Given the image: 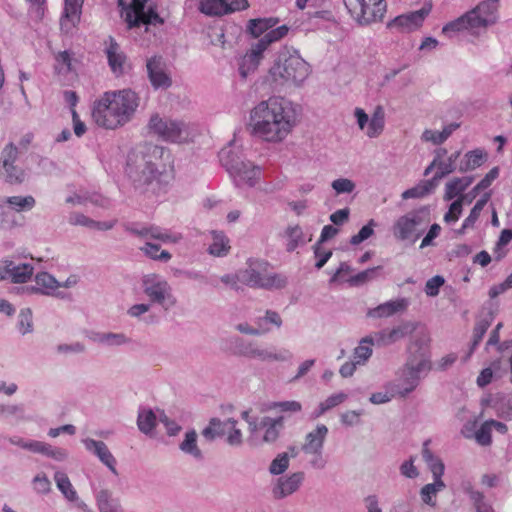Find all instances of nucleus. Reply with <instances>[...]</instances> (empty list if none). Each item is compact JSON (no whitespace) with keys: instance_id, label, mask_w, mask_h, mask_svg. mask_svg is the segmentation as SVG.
<instances>
[{"instance_id":"dca6fc26","label":"nucleus","mask_w":512,"mask_h":512,"mask_svg":"<svg viewBox=\"0 0 512 512\" xmlns=\"http://www.w3.org/2000/svg\"><path fill=\"white\" fill-rule=\"evenodd\" d=\"M238 341L239 354L247 358L261 361H287L291 358L288 350L275 353L260 347L256 342H244L242 339H238Z\"/></svg>"},{"instance_id":"338daca9","label":"nucleus","mask_w":512,"mask_h":512,"mask_svg":"<svg viewBox=\"0 0 512 512\" xmlns=\"http://www.w3.org/2000/svg\"><path fill=\"white\" fill-rule=\"evenodd\" d=\"M19 330L22 334H27L32 332L33 324H32V311L30 308L22 309L19 313V321H18Z\"/></svg>"},{"instance_id":"bf43d9fd","label":"nucleus","mask_w":512,"mask_h":512,"mask_svg":"<svg viewBox=\"0 0 512 512\" xmlns=\"http://www.w3.org/2000/svg\"><path fill=\"white\" fill-rule=\"evenodd\" d=\"M492 428L489 424V420L481 424L479 429L475 432V440L481 446H489L492 443L491 436Z\"/></svg>"},{"instance_id":"bb28decb","label":"nucleus","mask_w":512,"mask_h":512,"mask_svg":"<svg viewBox=\"0 0 512 512\" xmlns=\"http://www.w3.org/2000/svg\"><path fill=\"white\" fill-rule=\"evenodd\" d=\"M493 320L494 313L493 311L488 310L486 313H483L476 321L473 329V339L467 358L470 357V355L474 352L479 343L482 341L483 336L485 335L486 331L490 327Z\"/></svg>"},{"instance_id":"1a4fd4ad","label":"nucleus","mask_w":512,"mask_h":512,"mask_svg":"<svg viewBox=\"0 0 512 512\" xmlns=\"http://www.w3.org/2000/svg\"><path fill=\"white\" fill-rule=\"evenodd\" d=\"M220 162L237 186L253 187L260 174V169L249 161L242 160L231 149H222L219 153Z\"/></svg>"},{"instance_id":"49530a36","label":"nucleus","mask_w":512,"mask_h":512,"mask_svg":"<svg viewBox=\"0 0 512 512\" xmlns=\"http://www.w3.org/2000/svg\"><path fill=\"white\" fill-rule=\"evenodd\" d=\"M384 128V112L381 106H378L368 123L367 136L375 138L379 136Z\"/></svg>"},{"instance_id":"09e8293b","label":"nucleus","mask_w":512,"mask_h":512,"mask_svg":"<svg viewBox=\"0 0 512 512\" xmlns=\"http://www.w3.org/2000/svg\"><path fill=\"white\" fill-rule=\"evenodd\" d=\"M382 269V266H376L372 268H368L358 274L350 277L348 282L351 286H360L369 281H372L378 277L379 271Z\"/></svg>"},{"instance_id":"052dcab7","label":"nucleus","mask_w":512,"mask_h":512,"mask_svg":"<svg viewBox=\"0 0 512 512\" xmlns=\"http://www.w3.org/2000/svg\"><path fill=\"white\" fill-rule=\"evenodd\" d=\"M139 18L140 19L137 21L134 27H139L142 24L157 25L163 23V19L152 8H149L148 11H145L144 9L141 13H139Z\"/></svg>"},{"instance_id":"ddd939ff","label":"nucleus","mask_w":512,"mask_h":512,"mask_svg":"<svg viewBox=\"0 0 512 512\" xmlns=\"http://www.w3.org/2000/svg\"><path fill=\"white\" fill-rule=\"evenodd\" d=\"M148 127L165 141L181 142L188 135L183 122L161 118L158 114L151 116Z\"/></svg>"},{"instance_id":"20e7f679","label":"nucleus","mask_w":512,"mask_h":512,"mask_svg":"<svg viewBox=\"0 0 512 512\" xmlns=\"http://www.w3.org/2000/svg\"><path fill=\"white\" fill-rule=\"evenodd\" d=\"M408 358L404 367L400 370L398 380L401 397L407 396L419 385L420 380L432 368L431 355L428 346L422 340L414 341L408 348Z\"/></svg>"},{"instance_id":"4be33fe9","label":"nucleus","mask_w":512,"mask_h":512,"mask_svg":"<svg viewBox=\"0 0 512 512\" xmlns=\"http://www.w3.org/2000/svg\"><path fill=\"white\" fill-rule=\"evenodd\" d=\"M327 435V426L324 424H318L315 429L306 434L301 450L304 453H319L323 451Z\"/></svg>"},{"instance_id":"13d9d810","label":"nucleus","mask_w":512,"mask_h":512,"mask_svg":"<svg viewBox=\"0 0 512 512\" xmlns=\"http://www.w3.org/2000/svg\"><path fill=\"white\" fill-rule=\"evenodd\" d=\"M467 196L460 195L458 199L451 203L448 212L444 215V221L447 223L456 222L463 209V202L466 200Z\"/></svg>"},{"instance_id":"79ce46f5","label":"nucleus","mask_w":512,"mask_h":512,"mask_svg":"<svg viewBox=\"0 0 512 512\" xmlns=\"http://www.w3.org/2000/svg\"><path fill=\"white\" fill-rule=\"evenodd\" d=\"M151 239H156L162 241L164 243H178L182 236L179 233H172L169 230L163 229L159 226H148V237Z\"/></svg>"},{"instance_id":"b1692460","label":"nucleus","mask_w":512,"mask_h":512,"mask_svg":"<svg viewBox=\"0 0 512 512\" xmlns=\"http://www.w3.org/2000/svg\"><path fill=\"white\" fill-rule=\"evenodd\" d=\"M408 305L409 301L406 298L391 300L370 309L367 315L372 318L390 317L396 313L405 311Z\"/></svg>"},{"instance_id":"39448f33","label":"nucleus","mask_w":512,"mask_h":512,"mask_svg":"<svg viewBox=\"0 0 512 512\" xmlns=\"http://www.w3.org/2000/svg\"><path fill=\"white\" fill-rule=\"evenodd\" d=\"M498 20V0H484L464 15L447 23L442 33L451 37L452 33L467 30L477 34L481 29L494 25Z\"/></svg>"},{"instance_id":"6ab92c4d","label":"nucleus","mask_w":512,"mask_h":512,"mask_svg":"<svg viewBox=\"0 0 512 512\" xmlns=\"http://www.w3.org/2000/svg\"><path fill=\"white\" fill-rule=\"evenodd\" d=\"M304 480L303 472H295L287 477H280L272 488V496L276 500L283 499L296 492Z\"/></svg>"},{"instance_id":"2eb2a0df","label":"nucleus","mask_w":512,"mask_h":512,"mask_svg":"<svg viewBox=\"0 0 512 512\" xmlns=\"http://www.w3.org/2000/svg\"><path fill=\"white\" fill-rule=\"evenodd\" d=\"M430 10V7H423L420 10L399 15L387 23V28L398 33H410L422 26Z\"/></svg>"},{"instance_id":"7ed1b4c3","label":"nucleus","mask_w":512,"mask_h":512,"mask_svg":"<svg viewBox=\"0 0 512 512\" xmlns=\"http://www.w3.org/2000/svg\"><path fill=\"white\" fill-rule=\"evenodd\" d=\"M278 23L277 18H258L251 19L248 22L247 30L254 37L258 38L263 35L245 54L239 67V73L242 78H246L248 73L254 71L267 47L287 35L289 27L281 25L272 29Z\"/></svg>"},{"instance_id":"a211bd4d","label":"nucleus","mask_w":512,"mask_h":512,"mask_svg":"<svg viewBox=\"0 0 512 512\" xmlns=\"http://www.w3.org/2000/svg\"><path fill=\"white\" fill-rule=\"evenodd\" d=\"M149 81L154 89H167L172 80L166 71V65L161 56H153L146 63Z\"/></svg>"},{"instance_id":"c756f323","label":"nucleus","mask_w":512,"mask_h":512,"mask_svg":"<svg viewBox=\"0 0 512 512\" xmlns=\"http://www.w3.org/2000/svg\"><path fill=\"white\" fill-rule=\"evenodd\" d=\"M473 181V176H464L452 179L445 186L444 200L449 201L460 195L472 184Z\"/></svg>"},{"instance_id":"0e129e2a","label":"nucleus","mask_w":512,"mask_h":512,"mask_svg":"<svg viewBox=\"0 0 512 512\" xmlns=\"http://www.w3.org/2000/svg\"><path fill=\"white\" fill-rule=\"evenodd\" d=\"M376 222L371 219L367 225L363 226L360 231L353 235L350 239V243L352 245H358L362 243L363 241L367 240L369 237H371L374 234L373 228L376 226Z\"/></svg>"},{"instance_id":"f03ea898","label":"nucleus","mask_w":512,"mask_h":512,"mask_svg":"<svg viewBox=\"0 0 512 512\" xmlns=\"http://www.w3.org/2000/svg\"><path fill=\"white\" fill-rule=\"evenodd\" d=\"M159 152L158 147L148 145L147 154L132 152L128 155L126 172L140 193L160 195L167 190L171 176L165 170L158 169L155 160Z\"/></svg>"},{"instance_id":"ea45409f","label":"nucleus","mask_w":512,"mask_h":512,"mask_svg":"<svg viewBox=\"0 0 512 512\" xmlns=\"http://www.w3.org/2000/svg\"><path fill=\"white\" fill-rule=\"evenodd\" d=\"M54 480L56 482L57 488L68 501L74 502L78 499L77 492L73 488L68 476L64 472L57 471L54 474Z\"/></svg>"},{"instance_id":"a18cd8bd","label":"nucleus","mask_w":512,"mask_h":512,"mask_svg":"<svg viewBox=\"0 0 512 512\" xmlns=\"http://www.w3.org/2000/svg\"><path fill=\"white\" fill-rule=\"evenodd\" d=\"M285 236L288 239L286 250L293 252L298 246L304 245V234L299 225L288 226L285 230Z\"/></svg>"},{"instance_id":"c9c22d12","label":"nucleus","mask_w":512,"mask_h":512,"mask_svg":"<svg viewBox=\"0 0 512 512\" xmlns=\"http://www.w3.org/2000/svg\"><path fill=\"white\" fill-rule=\"evenodd\" d=\"M438 185V182L432 177L429 180L421 181L416 186L405 190L402 193L403 199H411V198H422L428 194H430Z\"/></svg>"},{"instance_id":"f257e3e1","label":"nucleus","mask_w":512,"mask_h":512,"mask_svg":"<svg viewBox=\"0 0 512 512\" xmlns=\"http://www.w3.org/2000/svg\"><path fill=\"white\" fill-rule=\"evenodd\" d=\"M296 110L292 102L281 97L261 101L250 113L251 134L267 142H280L296 124Z\"/></svg>"},{"instance_id":"774afa93","label":"nucleus","mask_w":512,"mask_h":512,"mask_svg":"<svg viewBox=\"0 0 512 512\" xmlns=\"http://www.w3.org/2000/svg\"><path fill=\"white\" fill-rule=\"evenodd\" d=\"M33 489L39 494H47L51 491V482L45 473L37 474L32 480Z\"/></svg>"},{"instance_id":"c85d7f7f","label":"nucleus","mask_w":512,"mask_h":512,"mask_svg":"<svg viewBox=\"0 0 512 512\" xmlns=\"http://www.w3.org/2000/svg\"><path fill=\"white\" fill-rule=\"evenodd\" d=\"M376 344V334L362 338L353 351V358L359 365H364L372 356V346Z\"/></svg>"},{"instance_id":"6e6d98bb","label":"nucleus","mask_w":512,"mask_h":512,"mask_svg":"<svg viewBox=\"0 0 512 512\" xmlns=\"http://www.w3.org/2000/svg\"><path fill=\"white\" fill-rule=\"evenodd\" d=\"M35 282L40 288L54 293V291L61 287V283L57 281L51 274L47 272H40L35 276Z\"/></svg>"},{"instance_id":"393cba45","label":"nucleus","mask_w":512,"mask_h":512,"mask_svg":"<svg viewBox=\"0 0 512 512\" xmlns=\"http://www.w3.org/2000/svg\"><path fill=\"white\" fill-rule=\"evenodd\" d=\"M148 0H131L130 3H125L124 0H118V5L121 7V17L127 23L129 29L134 28L139 18V13L145 9Z\"/></svg>"},{"instance_id":"423d86ee","label":"nucleus","mask_w":512,"mask_h":512,"mask_svg":"<svg viewBox=\"0 0 512 512\" xmlns=\"http://www.w3.org/2000/svg\"><path fill=\"white\" fill-rule=\"evenodd\" d=\"M429 223L430 210L423 206L398 217L393 223L392 234L398 241L415 243L424 235Z\"/></svg>"},{"instance_id":"9b49d317","label":"nucleus","mask_w":512,"mask_h":512,"mask_svg":"<svg viewBox=\"0 0 512 512\" xmlns=\"http://www.w3.org/2000/svg\"><path fill=\"white\" fill-rule=\"evenodd\" d=\"M351 17L361 26L381 21L386 12L385 0H344Z\"/></svg>"},{"instance_id":"a878e982","label":"nucleus","mask_w":512,"mask_h":512,"mask_svg":"<svg viewBox=\"0 0 512 512\" xmlns=\"http://www.w3.org/2000/svg\"><path fill=\"white\" fill-rule=\"evenodd\" d=\"M106 55L112 72L117 76L122 75L124 73L126 56L120 50L119 44L112 37L109 38V45L106 48Z\"/></svg>"},{"instance_id":"4c0bfd02","label":"nucleus","mask_w":512,"mask_h":512,"mask_svg":"<svg viewBox=\"0 0 512 512\" xmlns=\"http://www.w3.org/2000/svg\"><path fill=\"white\" fill-rule=\"evenodd\" d=\"M211 234L213 242L208 248L209 253L217 257L225 256L230 249L228 238L222 232L212 231Z\"/></svg>"},{"instance_id":"de8ad7c7","label":"nucleus","mask_w":512,"mask_h":512,"mask_svg":"<svg viewBox=\"0 0 512 512\" xmlns=\"http://www.w3.org/2000/svg\"><path fill=\"white\" fill-rule=\"evenodd\" d=\"M140 250L149 258L161 262H168L172 255L166 251L162 250L160 251V246L157 244H153L150 242H146L143 247L140 248Z\"/></svg>"},{"instance_id":"a19ab883","label":"nucleus","mask_w":512,"mask_h":512,"mask_svg":"<svg viewBox=\"0 0 512 512\" xmlns=\"http://www.w3.org/2000/svg\"><path fill=\"white\" fill-rule=\"evenodd\" d=\"M94 340L108 347H117L130 343V339L124 333H98Z\"/></svg>"},{"instance_id":"0eeeda50","label":"nucleus","mask_w":512,"mask_h":512,"mask_svg":"<svg viewBox=\"0 0 512 512\" xmlns=\"http://www.w3.org/2000/svg\"><path fill=\"white\" fill-rule=\"evenodd\" d=\"M270 76L277 84H301L310 73L309 64L297 53H282L270 68Z\"/></svg>"},{"instance_id":"9d476101","label":"nucleus","mask_w":512,"mask_h":512,"mask_svg":"<svg viewBox=\"0 0 512 512\" xmlns=\"http://www.w3.org/2000/svg\"><path fill=\"white\" fill-rule=\"evenodd\" d=\"M141 286L149 301L162 306L165 310L176 304L172 287L166 279L156 273L146 274L141 278Z\"/></svg>"},{"instance_id":"7c9ffc66","label":"nucleus","mask_w":512,"mask_h":512,"mask_svg":"<svg viewBox=\"0 0 512 512\" xmlns=\"http://www.w3.org/2000/svg\"><path fill=\"white\" fill-rule=\"evenodd\" d=\"M197 433L195 430H190L185 433L183 441L179 444V449L187 455L192 456L194 459L203 460V453L197 444Z\"/></svg>"},{"instance_id":"e2e57ef3","label":"nucleus","mask_w":512,"mask_h":512,"mask_svg":"<svg viewBox=\"0 0 512 512\" xmlns=\"http://www.w3.org/2000/svg\"><path fill=\"white\" fill-rule=\"evenodd\" d=\"M289 466V457L287 453H281L271 462L269 472L273 475H280L286 471Z\"/></svg>"},{"instance_id":"58836bf2","label":"nucleus","mask_w":512,"mask_h":512,"mask_svg":"<svg viewBox=\"0 0 512 512\" xmlns=\"http://www.w3.org/2000/svg\"><path fill=\"white\" fill-rule=\"evenodd\" d=\"M11 281L14 283H25L33 275L34 267L29 263H15L11 261Z\"/></svg>"},{"instance_id":"c03bdc74","label":"nucleus","mask_w":512,"mask_h":512,"mask_svg":"<svg viewBox=\"0 0 512 512\" xmlns=\"http://www.w3.org/2000/svg\"><path fill=\"white\" fill-rule=\"evenodd\" d=\"M157 417L151 409L140 410L137 417V426L139 430L148 435L156 426Z\"/></svg>"},{"instance_id":"4468645a","label":"nucleus","mask_w":512,"mask_h":512,"mask_svg":"<svg viewBox=\"0 0 512 512\" xmlns=\"http://www.w3.org/2000/svg\"><path fill=\"white\" fill-rule=\"evenodd\" d=\"M108 97L111 98L115 108L119 111L124 124L129 122L139 105V97L137 94L131 89H123L119 91H109Z\"/></svg>"},{"instance_id":"f3484780","label":"nucleus","mask_w":512,"mask_h":512,"mask_svg":"<svg viewBox=\"0 0 512 512\" xmlns=\"http://www.w3.org/2000/svg\"><path fill=\"white\" fill-rule=\"evenodd\" d=\"M249 6L247 0H200L199 10L210 16H220Z\"/></svg>"},{"instance_id":"412c9836","label":"nucleus","mask_w":512,"mask_h":512,"mask_svg":"<svg viewBox=\"0 0 512 512\" xmlns=\"http://www.w3.org/2000/svg\"><path fill=\"white\" fill-rule=\"evenodd\" d=\"M85 448L93 453L98 459L108 467V469L114 474L118 475L116 469V459L108 449L107 445L103 441H97L91 438L82 440Z\"/></svg>"},{"instance_id":"5701e85b","label":"nucleus","mask_w":512,"mask_h":512,"mask_svg":"<svg viewBox=\"0 0 512 512\" xmlns=\"http://www.w3.org/2000/svg\"><path fill=\"white\" fill-rule=\"evenodd\" d=\"M84 0H65L63 15L60 19L61 30L69 33L80 20Z\"/></svg>"},{"instance_id":"69168bd1","label":"nucleus","mask_w":512,"mask_h":512,"mask_svg":"<svg viewBox=\"0 0 512 512\" xmlns=\"http://www.w3.org/2000/svg\"><path fill=\"white\" fill-rule=\"evenodd\" d=\"M331 187L337 195L350 194L355 190L356 184L348 178H338L331 183Z\"/></svg>"},{"instance_id":"3c124183","label":"nucleus","mask_w":512,"mask_h":512,"mask_svg":"<svg viewBox=\"0 0 512 512\" xmlns=\"http://www.w3.org/2000/svg\"><path fill=\"white\" fill-rule=\"evenodd\" d=\"M444 488L445 483L442 480H434L433 483L426 484L420 491L422 501L428 505H435V503L432 502V497Z\"/></svg>"},{"instance_id":"680f3d73","label":"nucleus","mask_w":512,"mask_h":512,"mask_svg":"<svg viewBox=\"0 0 512 512\" xmlns=\"http://www.w3.org/2000/svg\"><path fill=\"white\" fill-rule=\"evenodd\" d=\"M278 408L281 412H291V413H297L301 411L302 405L298 401H282V402H272L270 403L266 409H262L261 411L264 412L266 410L270 409H276Z\"/></svg>"},{"instance_id":"f704fd0d","label":"nucleus","mask_w":512,"mask_h":512,"mask_svg":"<svg viewBox=\"0 0 512 512\" xmlns=\"http://www.w3.org/2000/svg\"><path fill=\"white\" fill-rule=\"evenodd\" d=\"M459 127L460 124L454 122L445 126L441 132L426 129L422 133V140L426 142H432L435 145H440L444 143L448 139V137Z\"/></svg>"},{"instance_id":"6e6552de","label":"nucleus","mask_w":512,"mask_h":512,"mask_svg":"<svg viewBox=\"0 0 512 512\" xmlns=\"http://www.w3.org/2000/svg\"><path fill=\"white\" fill-rule=\"evenodd\" d=\"M267 266L268 264L265 261H250L247 268L239 271L238 279L243 284L253 288L273 290L286 287L287 277L283 274L268 273Z\"/></svg>"},{"instance_id":"37998d69","label":"nucleus","mask_w":512,"mask_h":512,"mask_svg":"<svg viewBox=\"0 0 512 512\" xmlns=\"http://www.w3.org/2000/svg\"><path fill=\"white\" fill-rule=\"evenodd\" d=\"M0 177L9 184H21L25 180L26 173L16 165L1 166Z\"/></svg>"},{"instance_id":"f8f14e48","label":"nucleus","mask_w":512,"mask_h":512,"mask_svg":"<svg viewBox=\"0 0 512 512\" xmlns=\"http://www.w3.org/2000/svg\"><path fill=\"white\" fill-rule=\"evenodd\" d=\"M92 118L98 126L106 129H116L125 125L113 101L108 97V92L94 103Z\"/></svg>"},{"instance_id":"473e14b6","label":"nucleus","mask_w":512,"mask_h":512,"mask_svg":"<svg viewBox=\"0 0 512 512\" xmlns=\"http://www.w3.org/2000/svg\"><path fill=\"white\" fill-rule=\"evenodd\" d=\"M96 504L100 512H123L117 499L112 498V493L102 489L96 494Z\"/></svg>"},{"instance_id":"8fccbe9b","label":"nucleus","mask_w":512,"mask_h":512,"mask_svg":"<svg viewBox=\"0 0 512 512\" xmlns=\"http://www.w3.org/2000/svg\"><path fill=\"white\" fill-rule=\"evenodd\" d=\"M459 156L460 152H455L448 157L447 161H438L439 170L433 176L438 183L442 178L455 171V163Z\"/></svg>"},{"instance_id":"4d7b16f0","label":"nucleus","mask_w":512,"mask_h":512,"mask_svg":"<svg viewBox=\"0 0 512 512\" xmlns=\"http://www.w3.org/2000/svg\"><path fill=\"white\" fill-rule=\"evenodd\" d=\"M347 399V394L340 392L329 396L324 402H321L319 405L318 412L315 413V417H319L324 414L326 411L332 409L333 407L343 403Z\"/></svg>"},{"instance_id":"e433bc0d","label":"nucleus","mask_w":512,"mask_h":512,"mask_svg":"<svg viewBox=\"0 0 512 512\" xmlns=\"http://www.w3.org/2000/svg\"><path fill=\"white\" fill-rule=\"evenodd\" d=\"M486 159V154L481 149H475L465 154L464 160L459 165V171L464 173L480 167Z\"/></svg>"},{"instance_id":"aec40b11","label":"nucleus","mask_w":512,"mask_h":512,"mask_svg":"<svg viewBox=\"0 0 512 512\" xmlns=\"http://www.w3.org/2000/svg\"><path fill=\"white\" fill-rule=\"evenodd\" d=\"M416 329V326L412 322H404L394 327L391 330H382L375 332L376 334V345L387 346L391 345L406 336L412 334Z\"/></svg>"},{"instance_id":"2f4dec72","label":"nucleus","mask_w":512,"mask_h":512,"mask_svg":"<svg viewBox=\"0 0 512 512\" xmlns=\"http://www.w3.org/2000/svg\"><path fill=\"white\" fill-rule=\"evenodd\" d=\"M0 202L2 205H7L16 212L30 211L36 204L35 198L31 195L4 197Z\"/></svg>"},{"instance_id":"5fc2aeb1","label":"nucleus","mask_w":512,"mask_h":512,"mask_svg":"<svg viewBox=\"0 0 512 512\" xmlns=\"http://www.w3.org/2000/svg\"><path fill=\"white\" fill-rule=\"evenodd\" d=\"M469 497L473 503L476 512H495L492 504L485 499L483 493L475 490H470Z\"/></svg>"},{"instance_id":"864d4df0","label":"nucleus","mask_w":512,"mask_h":512,"mask_svg":"<svg viewBox=\"0 0 512 512\" xmlns=\"http://www.w3.org/2000/svg\"><path fill=\"white\" fill-rule=\"evenodd\" d=\"M228 430L226 442L233 447H239L243 443V435L240 429L237 428V421L233 418L228 419Z\"/></svg>"},{"instance_id":"72a5a7b5","label":"nucleus","mask_w":512,"mask_h":512,"mask_svg":"<svg viewBox=\"0 0 512 512\" xmlns=\"http://www.w3.org/2000/svg\"><path fill=\"white\" fill-rule=\"evenodd\" d=\"M228 425V419L221 421L219 418H211L207 427L202 430V435L207 441H214L226 435Z\"/></svg>"},{"instance_id":"cd10ccee","label":"nucleus","mask_w":512,"mask_h":512,"mask_svg":"<svg viewBox=\"0 0 512 512\" xmlns=\"http://www.w3.org/2000/svg\"><path fill=\"white\" fill-rule=\"evenodd\" d=\"M496 412V415L505 420H512V394H497L494 398L485 400Z\"/></svg>"},{"instance_id":"603ef678","label":"nucleus","mask_w":512,"mask_h":512,"mask_svg":"<svg viewBox=\"0 0 512 512\" xmlns=\"http://www.w3.org/2000/svg\"><path fill=\"white\" fill-rule=\"evenodd\" d=\"M284 427V417L279 416L274 418L273 422L266 428L263 435V441L266 443L275 442Z\"/></svg>"}]
</instances>
